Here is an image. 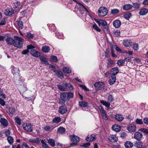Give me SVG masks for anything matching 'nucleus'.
Returning <instances> with one entry per match:
<instances>
[{
	"label": "nucleus",
	"mask_w": 148,
	"mask_h": 148,
	"mask_svg": "<svg viewBox=\"0 0 148 148\" xmlns=\"http://www.w3.org/2000/svg\"><path fill=\"white\" fill-rule=\"evenodd\" d=\"M143 136L141 133L139 132H136L134 134V138L137 140L139 141L141 139Z\"/></svg>",
	"instance_id": "11"
},
{
	"label": "nucleus",
	"mask_w": 148,
	"mask_h": 148,
	"mask_svg": "<svg viewBox=\"0 0 148 148\" xmlns=\"http://www.w3.org/2000/svg\"><path fill=\"white\" fill-rule=\"evenodd\" d=\"M123 45L126 47H128L131 45V42L130 40H124L123 42Z\"/></svg>",
	"instance_id": "32"
},
{
	"label": "nucleus",
	"mask_w": 148,
	"mask_h": 148,
	"mask_svg": "<svg viewBox=\"0 0 148 148\" xmlns=\"http://www.w3.org/2000/svg\"><path fill=\"white\" fill-rule=\"evenodd\" d=\"M102 28L105 32H108V27L107 24L104 26Z\"/></svg>",
	"instance_id": "56"
},
{
	"label": "nucleus",
	"mask_w": 148,
	"mask_h": 148,
	"mask_svg": "<svg viewBox=\"0 0 148 148\" xmlns=\"http://www.w3.org/2000/svg\"><path fill=\"white\" fill-rule=\"evenodd\" d=\"M114 34L116 36H120V32L118 30L114 32Z\"/></svg>",
	"instance_id": "61"
},
{
	"label": "nucleus",
	"mask_w": 148,
	"mask_h": 148,
	"mask_svg": "<svg viewBox=\"0 0 148 148\" xmlns=\"http://www.w3.org/2000/svg\"><path fill=\"white\" fill-rule=\"evenodd\" d=\"M108 12L107 9L104 7H101L99 9L98 13L99 15L102 17L106 16Z\"/></svg>",
	"instance_id": "2"
},
{
	"label": "nucleus",
	"mask_w": 148,
	"mask_h": 148,
	"mask_svg": "<svg viewBox=\"0 0 148 148\" xmlns=\"http://www.w3.org/2000/svg\"><path fill=\"white\" fill-rule=\"evenodd\" d=\"M19 72L18 68L14 67L12 69V72L14 74V76L15 75H19Z\"/></svg>",
	"instance_id": "18"
},
{
	"label": "nucleus",
	"mask_w": 148,
	"mask_h": 148,
	"mask_svg": "<svg viewBox=\"0 0 148 148\" xmlns=\"http://www.w3.org/2000/svg\"><path fill=\"white\" fill-rule=\"evenodd\" d=\"M65 86L66 88L65 91H67V90H72L73 89V86L70 84L65 83Z\"/></svg>",
	"instance_id": "22"
},
{
	"label": "nucleus",
	"mask_w": 148,
	"mask_h": 148,
	"mask_svg": "<svg viewBox=\"0 0 148 148\" xmlns=\"http://www.w3.org/2000/svg\"><path fill=\"white\" fill-rule=\"evenodd\" d=\"M48 142L51 146L53 147L55 146V141L53 139H49L48 140Z\"/></svg>",
	"instance_id": "39"
},
{
	"label": "nucleus",
	"mask_w": 148,
	"mask_h": 148,
	"mask_svg": "<svg viewBox=\"0 0 148 148\" xmlns=\"http://www.w3.org/2000/svg\"><path fill=\"white\" fill-rule=\"evenodd\" d=\"M108 102H111L113 101L114 98L111 95H109L108 97Z\"/></svg>",
	"instance_id": "51"
},
{
	"label": "nucleus",
	"mask_w": 148,
	"mask_h": 148,
	"mask_svg": "<svg viewBox=\"0 0 148 148\" xmlns=\"http://www.w3.org/2000/svg\"><path fill=\"white\" fill-rule=\"evenodd\" d=\"M127 129L131 132H134L136 131V127L134 124H131L128 126Z\"/></svg>",
	"instance_id": "7"
},
{
	"label": "nucleus",
	"mask_w": 148,
	"mask_h": 148,
	"mask_svg": "<svg viewBox=\"0 0 148 148\" xmlns=\"http://www.w3.org/2000/svg\"><path fill=\"white\" fill-rule=\"evenodd\" d=\"M113 25L115 28H118L121 25V22L119 20H116L114 21Z\"/></svg>",
	"instance_id": "15"
},
{
	"label": "nucleus",
	"mask_w": 148,
	"mask_h": 148,
	"mask_svg": "<svg viewBox=\"0 0 148 148\" xmlns=\"http://www.w3.org/2000/svg\"><path fill=\"white\" fill-rule=\"evenodd\" d=\"M95 135L93 134L88 135L86 138V140L88 141H92L95 139Z\"/></svg>",
	"instance_id": "17"
},
{
	"label": "nucleus",
	"mask_w": 148,
	"mask_h": 148,
	"mask_svg": "<svg viewBox=\"0 0 148 148\" xmlns=\"http://www.w3.org/2000/svg\"><path fill=\"white\" fill-rule=\"evenodd\" d=\"M45 131H48L51 130V127L50 126H46L43 128Z\"/></svg>",
	"instance_id": "52"
},
{
	"label": "nucleus",
	"mask_w": 148,
	"mask_h": 148,
	"mask_svg": "<svg viewBox=\"0 0 148 148\" xmlns=\"http://www.w3.org/2000/svg\"><path fill=\"white\" fill-rule=\"evenodd\" d=\"M96 22L100 26L101 25L103 26L107 24L106 22L103 20H96Z\"/></svg>",
	"instance_id": "27"
},
{
	"label": "nucleus",
	"mask_w": 148,
	"mask_h": 148,
	"mask_svg": "<svg viewBox=\"0 0 148 148\" xmlns=\"http://www.w3.org/2000/svg\"><path fill=\"white\" fill-rule=\"evenodd\" d=\"M115 119L117 121L121 122L124 119L123 116L119 114H116L114 117Z\"/></svg>",
	"instance_id": "13"
},
{
	"label": "nucleus",
	"mask_w": 148,
	"mask_h": 148,
	"mask_svg": "<svg viewBox=\"0 0 148 148\" xmlns=\"http://www.w3.org/2000/svg\"><path fill=\"white\" fill-rule=\"evenodd\" d=\"M116 77L115 75H111L109 78V83L110 85L114 84L116 82Z\"/></svg>",
	"instance_id": "16"
},
{
	"label": "nucleus",
	"mask_w": 148,
	"mask_h": 148,
	"mask_svg": "<svg viewBox=\"0 0 148 148\" xmlns=\"http://www.w3.org/2000/svg\"><path fill=\"white\" fill-rule=\"evenodd\" d=\"M57 75L60 78L63 77V75L62 72L59 71H56V72Z\"/></svg>",
	"instance_id": "35"
},
{
	"label": "nucleus",
	"mask_w": 148,
	"mask_h": 148,
	"mask_svg": "<svg viewBox=\"0 0 148 148\" xmlns=\"http://www.w3.org/2000/svg\"><path fill=\"white\" fill-rule=\"evenodd\" d=\"M5 40L7 43L8 44L10 45H13L14 40L12 38L10 37L7 38L5 39Z\"/></svg>",
	"instance_id": "25"
},
{
	"label": "nucleus",
	"mask_w": 148,
	"mask_h": 148,
	"mask_svg": "<svg viewBox=\"0 0 148 148\" xmlns=\"http://www.w3.org/2000/svg\"><path fill=\"white\" fill-rule=\"evenodd\" d=\"M119 12V10H118L114 9L112 10L111 11V13L113 15H114L118 13Z\"/></svg>",
	"instance_id": "48"
},
{
	"label": "nucleus",
	"mask_w": 148,
	"mask_h": 148,
	"mask_svg": "<svg viewBox=\"0 0 148 148\" xmlns=\"http://www.w3.org/2000/svg\"><path fill=\"white\" fill-rule=\"evenodd\" d=\"M132 5L131 4H128L125 5L123 7V10L126 11L132 9Z\"/></svg>",
	"instance_id": "24"
},
{
	"label": "nucleus",
	"mask_w": 148,
	"mask_h": 148,
	"mask_svg": "<svg viewBox=\"0 0 148 148\" xmlns=\"http://www.w3.org/2000/svg\"><path fill=\"white\" fill-rule=\"evenodd\" d=\"M104 84L102 82H98L96 83L94 85V86L96 89L99 90L103 87Z\"/></svg>",
	"instance_id": "6"
},
{
	"label": "nucleus",
	"mask_w": 148,
	"mask_h": 148,
	"mask_svg": "<svg viewBox=\"0 0 148 148\" xmlns=\"http://www.w3.org/2000/svg\"><path fill=\"white\" fill-rule=\"evenodd\" d=\"M67 93V97H68V100H69L70 98H73V94L71 92H69Z\"/></svg>",
	"instance_id": "55"
},
{
	"label": "nucleus",
	"mask_w": 148,
	"mask_h": 148,
	"mask_svg": "<svg viewBox=\"0 0 148 148\" xmlns=\"http://www.w3.org/2000/svg\"><path fill=\"white\" fill-rule=\"evenodd\" d=\"M112 128L113 130L117 132L121 130L120 127L118 125H116L113 126Z\"/></svg>",
	"instance_id": "34"
},
{
	"label": "nucleus",
	"mask_w": 148,
	"mask_h": 148,
	"mask_svg": "<svg viewBox=\"0 0 148 148\" xmlns=\"http://www.w3.org/2000/svg\"><path fill=\"white\" fill-rule=\"evenodd\" d=\"M6 22V19L5 18L3 19L1 23H0V25H4L5 24Z\"/></svg>",
	"instance_id": "63"
},
{
	"label": "nucleus",
	"mask_w": 148,
	"mask_h": 148,
	"mask_svg": "<svg viewBox=\"0 0 148 148\" xmlns=\"http://www.w3.org/2000/svg\"><path fill=\"white\" fill-rule=\"evenodd\" d=\"M148 12V9L146 8H143L140 11L139 14L140 15L143 16L146 14Z\"/></svg>",
	"instance_id": "21"
},
{
	"label": "nucleus",
	"mask_w": 148,
	"mask_h": 148,
	"mask_svg": "<svg viewBox=\"0 0 148 148\" xmlns=\"http://www.w3.org/2000/svg\"><path fill=\"white\" fill-rule=\"evenodd\" d=\"M15 122L18 124L20 125L21 124V119L18 117H16L15 118Z\"/></svg>",
	"instance_id": "44"
},
{
	"label": "nucleus",
	"mask_w": 148,
	"mask_h": 148,
	"mask_svg": "<svg viewBox=\"0 0 148 148\" xmlns=\"http://www.w3.org/2000/svg\"><path fill=\"white\" fill-rule=\"evenodd\" d=\"M143 121L145 124L148 125V118H144L143 119Z\"/></svg>",
	"instance_id": "64"
},
{
	"label": "nucleus",
	"mask_w": 148,
	"mask_h": 148,
	"mask_svg": "<svg viewBox=\"0 0 148 148\" xmlns=\"http://www.w3.org/2000/svg\"><path fill=\"white\" fill-rule=\"evenodd\" d=\"M14 80L15 84L17 85H21L22 81L21 80L20 75H15L14 77Z\"/></svg>",
	"instance_id": "4"
},
{
	"label": "nucleus",
	"mask_w": 148,
	"mask_h": 148,
	"mask_svg": "<svg viewBox=\"0 0 148 148\" xmlns=\"http://www.w3.org/2000/svg\"><path fill=\"white\" fill-rule=\"evenodd\" d=\"M132 16V14L130 13H127L124 15V18L127 20H129L130 17Z\"/></svg>",
	"instance_id": "47"
},
{
	"label": "nucleus",
	"mask_w": 148,
	"mask_h": 148,
	"mask_svg": "<svg viewBox=\"0 0 148 148\" xmlns=\"http://www.w3.org/2000/svg\"><path fill=\"white\" fill-rule=\"evenodd\" d=\"M140 5L138 3H135L133 4L132 7L136 9H138L140 7Z\"/></svg>",
	"instance_id": "43"
},
{
	"label": "nucleus",
	"mask_w": 148,
	"mask_h": 148,
	"mask_svg": "<svg viewBox=\"0 0 148 148\" xmlns=\"http://www.w3.org/2000/svg\"><path fill=\"white\" fill-rule=\"evenodd\" d=\"M26 36L27 37L29 38H32L34 37L33 34L29 32H27V33Z\"/></svg>",
	"instance_id": "58"
},
{
	"label": "nucleus",
	"mask_w": 148,
	"mask_h": 148,
	"mask_svg": "<svg viewBox=\"0 0 148 148\" xmlns=\"http://www.w3.org/2000/svg\"><path fill=\"white\" fill-rule=\"evenodd\" d=\"M14 10L12 8L8 9L5 10V14L6 16H10L14 13Z\"/></svg>",
	"instance_id": "8"
},
{
	"label": "nucleus",
	"mask_w": 148,
	"mask_h": 148,
	"mask_svg": "<svg viewBox=\"0 0 148 148\" xmlns=\"http://www.w3.org/2000/svg\"><path fill=\"white\" fill-rule=\"evenodd\" d=\"M100 102L102 104L108 108L110 106V104L109 102H108L103 100H100Z\"/></svg>",
	"instance_id": "31"
},
{
	"label": "nucleus",
	"mask_w": 148,
	"mask_h": 148,
	"mask_svg": "<svg viewBox=\"0 0 148 148\" xmlns=\"http://www.w3.org/2000/svg\"><path fill=\"white\" fill-rule=\"evenodd\" d=\"M67 92H63L61 93L60 95V97L61 99L64 101H66L68 100L67 97Z\"/></svg>",
	"instance_id": "10"
},
{
	"label": "nucleus",
	"mask_w": 148,
	"mask_h": 148,
	"mask_svg": "<svg viewBox=\"0 0 148 148\" xmlns=\"http://www.w3.org/2000/svg\"><path fill=\"white\" fill-rule=\"evenodd\" d=\"M119 72L118 68L117 67H114L112 69L111 71V73L112 75H115Z\"/></svg>",
	"instance_id": "19"
},
{
	"label": "nucleus",
	"mask_w": 148,
	"mask_h": 148,
	"mask_svg": "<svg viewBox=\"0 0 148 148\" xmlns=\"http://www.w3.org/2000/svg\"><path fill=\"white\" fill-rule=\"evenodd\" d=\"M138 44L136 43H135L133 45V48L135 50H137L138 49Z\"/></svg>",
	"instance_id": "62"
},
{
	"label": "nucleus",
	"mask_w": 148,
	"mask_h": 148,
	"mask_svg": "<svg viewBox=\"0 0 148 148\" xmlns=\"http://www.w3.org/2000/svg\"><path fill=\"white\" fill-rule=\"evenodd\" d=\"M67 111V109L66 106H62L59 107L58 110L59 112L61 114H64Z\"/></svg>",
	"instance_id": "9"
},
{
	"label": "nucleus",
	"mask_w": 148,
	"mask_h": 148,
	"mask_svg": "<svg viewBox=\"0 0 148 148\" xmlns=\"http://www.w3.org/2000/svg\"><path fill=\"white\" fill-rule=\"evenodd\" d=\"M42 51L47 53L49 51L50 49L49 47L47 46H44L42 48Z\"/></svg>",
	"instance_id": "28"
},
{
	"label": "nucleus",
	"mask_w": 148,
	"mask_h": 148,
	"mask_svg": "<svg viewBox=\"0 0 148 148\" xmlns=\"http://www.w3.org/2000/svg\"><path fill=\"white\" fill-rule=\"evenodd\" d=\"M17 24L19 27L20 29H22L23 27V22L21 21H17Z\"/></svg>",
	"instance_id": "42"
},
{
	"label": "nucleus",
	"mask_w": 148,
	"mask_h": 148,
	"mask_svg": "<svg viewBox=\"0 0 148 148\" xmlns=\"http://www.w3.org/2000/svg\"><path fill=\"white\" fill-rule=\"evenodd\" d=\"M8 111L11 114H14L16 110L15 108L12 107H10L8 108Z\"/></svg>",
	"instance_id": "40"
},
{
	"label": "nucleus",
	"mask_w": 148,
	"mask_h": 148,
	"mask_svg": "<svg viewBox=\"0 0 148 148\" xmlns=\"http://www.w3.org/2000/svg\"><path fill=\"white\" fill-rule=\"evenodd\" d=\"M14 38L13 45L15 47L18 48H21L23 46V42L24 40L17 36H14Z\"/></svg>",
	"instance_id": "1"
},
{
	"label": "nucleus",
	"mask_w": 148,
	"mask_h": 148,
	"mask_svg": "<svg viewBox=\"0 0 148 148\" xmlns=\"http://www.w3.org/2000/svg\"><path fill=\"white\" fill-rule=\"evenodd\" d=\"M73 1L77 3V4H79L80 6H81V8H83L87 11V12H88V10L81 3L77 2L76 0H73Z\"/></svg>",
	"instance_id": "50"
},
{
	"label": "nucleus",
	"mask_w": 148,
	"mask_h": 148,
	"mask_svg": "<svg viewBox=\"0 0 148 148\" xmlns=\"http://www.w3.org/2000/svg\"><path fill=\"white\" fill-rule=\"evenodd\" d=\"M40 59L41 61V62L43 64H45L46 65L48 64V62L47 59L44 56H41L40 57Z\"/></svg>",
	"instance_id": "23"
},
{
	"label": "nucleus",
	"mask_w": 148,
	"mask_h": 148,
	"mask_svg": "<svg viewBox=\"0 0 148 148\" xmlns=\"http://www.w3.org/2000/svg\"><path fill=\"white\" fill-rule=\"evenodd\" d=\"M109 140L110 142L114 143L117 141L118 138L115 135H112L109 136Z\"/></svg>",
	"instance_id": "14"
},
{
	"label": "nucleus",
	"mask_w": 148,
	"mask_h": 148,
	"mask_svg": "<svg viewBox=\"0 0 148 148\" xmlns=\"http://www.w3.org/2000/svg\"><path fill=\"white\" fill-rule=\"evenodd\" d=\"M61 119L59 117H56L53 120V123H58L60 122Z\"/></svg>",
	"instance_id": "37"
},
{
	"label": "nucleus",
	"mask_w": 148,
	"mask_h": 148,
	"mask_svg": "<svg viewBox=\"0 0 148 148\" xmlns=\"http://www.w3.org/2000/svg\"><path fill=\"white\" fill-rule=\"evenodd\" d=\"M124 63L125 62L124 60H120L117 61V64L118 66H120L123 65L124 64Z\"/></svg>",
	"instance_id": "45"
},
{
	"label": "nucleus",
	"mask_w": 148,
	"mask_h": 148,
	"mask_svg": "<svg viewBox=\"0 0 148 148\" xmlns=\"http://www.w3.org/2000/svg\"><path fill=\"white\" fill-rule=\"evenodd\" d=\"M57 87L58 89L62 91H64L66 90L65 86V84L63 85H57Z\"/></svg>",
	"instance_id": "38"
},
{
	"label": "nucleus",
	"mask_w": 148,
	"mask_h": 148,
	"mask_svg": "<svg viewBox=\"0 0 148 148\" xmlns=\"http://www.w3.org/2000/svg\"><path fill=\"white\" fill-rule=\"evenodd\" d=\"M135 122L136 123L140 125L143 124V122L142 119H140L137 118L136 119Z\"/></svg>",
	"instance_id": "49"
},
{
	"label": "nucleus",
	"mask_w": 148,
	"mask_h": 148,
	"mask_svg": "<svg viewBox=\"0 0 148 148\" xmlns=\"http://www.w3.org/2000/svg\"><path fill=\"white\" fill-rule=\"evenodd\" d=\"M65 129L64 128L60 127L58 128L57 131L58 133L62 134L64 133L65 132Z\"/></svg>",
	"instance_id": "30"
},
{
	"label": "nucleus",
	"mask_w": 148,
	"mask_h": 148,
	"mask_svg": "<svg viewBox=\"0 0 148 148\" xmlns=\"http://www.w3.org/2000/svg\"><path fill=\"white\" fill-rule=\"evenodd\" d=\"M92 27L97 31L100 32L101 29L99 28L96 23H94L92 25Z\"/></svg>",
	"instance_id": "41"
},
{
	"label": "nucleus",
	"mask_w": 148,
	"mask_h": 148,
	"mask_svg": "<svg viewBox=\"0 0 148 148\" xmlns=\"http://www.w3.org/2000/svg\"><path fill=\"white\" fill-rule=\"evenodd\" d=\"M0 122L3 125L7 126L8 124L7 120L4 118H1L0 119Z\"/></svg>",
	"instance_id": "29"
},
{
	"label": "nucleus",
	"mask_w": 148,
	"mask_h": 148,
	"mask_svg": "<svg viewBox=\"0 0 148 148\" xmlns=\"http://www.w3.org/2000/svg\"><path fill=\"white\" fill-rule=\"evenodd\" d=\"M7 140L8 143L10 144H12L13 143L14 139L11 136H8L7 138Z\"/></svg>",
	"instance_id": "46"
},
{
	"label": "nucleus",
	"mask_w": 148,
	"mask_h": 148,
	"mask_svg": "<svg viewBox=\"0 0 148 148\" xmlns=\"http://www.w3.org/2000/svg\"><path fill=\"white\" fill-rule=\"evenodd\" d=\"M21 4L19 1H16L14 3V6L15 8H19Z\"/></svg>",
	"instance_id": "53"
},
{
	"label": "nucleus",
	"mask_w": 148,
	"mask_h": 148,
	"mask_svg": "<svg viewBox=\"0 0 148 148\" xmlns=\"http://www.w3.org/2000/svg\"><path fill=\"white\" fill-rule=\"evenodd\" d=\"M108 62L107 63L108 67H109L112 64H113V61L112 59L110 58L108 59Z\"/></svg>",
	"instance_id": "54"
},
{
	"label": "nucleus",
	"mask_w": 148,
	"mask_h": 148,
	"mask_svg": "<svg viewBox=\"0 0 148 148\" xmlns=\"http://www.w3.org/2000/svg\"><path fill=\"white\" fill-rule=\"evenodd\" d=\"M51 60L53 62H56L57 61L58 59L57 57L55 56H51Z\"/></svg>",
	"instance_id": "57"
},
{
	"label": "nucleus",
	"mask_w": 148,
	"mask_h": 148,
	"mask_svg": "<svg viewBox=\"0 0 148 148\" xmlns=\"http://www.w3.org/2000/svg\"><path fill=\"white\" fill-rule=\"evenodd\" d=\"M125 146L126 148H131L133 146V144L130 141H127L125 143Z\"/></svg>",
	"instance_id": "26"
},
{
	"label": "nucleus",
	"mask_w": 148,
	"mask_h": 148,
	"mask_svg": "<svg viewBox=\"0 0 148 148\" xmlns=\"http://www.w3.org/2000/svg\"><path fill=\"white\" fill-rule=\"evenodd\" d=\"M143 143L140 141H138L136 142L134 145L137 148H141L143 146Z\"/></svg>",
	"instance_id": "20"
},
{
	"label": "nucleus",
	"mask_w": 148,
	"mask_h": 148,
	"mask_svg": "<svg viewBox=\"0 0 148 148\" xmlns=\"http://www.w3.org/2000/svg\"><path fill=\"white\" fill-rule=\"evenodd\" d=\"M140 131L144 133L148 134V130L146 129L142 128L140 129Z\"/></svg>",
	"instance_id": "59"
},
{
	"label": "nucleus",
	"mask_w": 148,
	"mask_h": 148,
	"mask_svg": "<svg viewBox=\"0 0 148 148\" xmlns=\"http://www.w3.org/2000/svg\"><path fill=\"white\" fill-rule=\"evenodd\" d=\"M31 53L32 56L36 57H38L40 55V53L35 49H32L31 51Z\"/></svg>",
	"instance_id": "12"
},
{
	"label": "nucleus",
	"mask_w": 148,
	"mask_h": 148,
	"mask_svg": "<svg viewBox=\"0 0 148 148\" xmlns=\"http://www.w3.org/2000/svg\"><path fill=\"white\" fill-rule=\"evenodd\" d=\"M63 71L65 73H71V70L68 67H64L63 68Z\"/></svg>",
	"instance_id": "36"
},
{
	"label": "nucleus",
	"mask_w": 148,
	"mask_h": 148,
	"mask_svg": "<svg viewBox=\"0 0 148 148\" xmlns=\"http://www.w3.org/2000/svg\"><path fill=\"white\" fill-rule=\"evenodd\" d=\"M24 130L28 132H31L33 131L32 125L29 123H25L23 125Z\"/></svg>",
	"instance_id": "3"
},
{
	"label": "nucleus",
	"mask_w": 148,
	"mask_h": 148,
	"mask_svg": "<svg viewBox=\"0 0 148 148\" xmlns=\"http://www.w3.org/2000/svg\"><path fill=\"white\" fill-rule=\"evenodd\" d=\"M70 137L71 141L73 142V143L71 144V145L72 144L76 145L77 143L79 141L80 138L76 136H71Z\"/></svg>",
	"instance_id": "5"
},
{
	"label": "nucleus",
	"mask_w": 148,
	"mask_h": 148,
	"mask_svg": "<svg viewBox=\"0 0 148 148\" xmlns=\"http://www.w3.org/2000/svg\"><path fill=\"white\" fill-rule=\"evenodd\" d=\"M79 105L81 107H86L88 106V103L87 102L82 101L79 102Z\"/></svg>",
	"instance_id": "33"
},
{
	"label": "nucleus",
	"mask_w": 148,
	"mask_h": 148,
	"mask_svg": "<svg viewBox=\"0 0 148 148\" xmlns=\"http://www.w3.org/2000/svg\"><path fill=\"white\" fill-rule=\"evenodd\" d=\"M114 48L118 52L120 53L122 52V51L120 49L117 45H115L114 46Z\"/></svg>",
	"instance_id": "60"
}]
</instances>
